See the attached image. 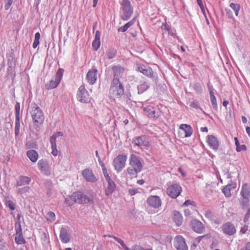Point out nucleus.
I'll return each instance as SVG.
<instances>
[{
    "label": "nucleus",
    "mask_w": 250,
    "mask_h": 250,
    "mask_svg": "<svg viewBox=\"0 0 250 250\" xmlns=\"http://www.w3.org/2000/svg\"><path fill=\"white\" fill-rule=\"evenodd\" d=\"M132 143L135 146H139L141 149H147L150 145L146 137L144 135L134 138L132 140Z\"/></svg>",
    "instance_id": "6e6552de"
},
{
    "label": "nucleus",
    "mask_w": 250,
    "mask_h": 250,
    "mask_svg": "<svg viewBox=\"0 0 250 250\" xmlns=\"http://www.w3.org/2000/svg\"><path fill=\"white\" fill-rule=\"evenodd\" d=\"M132 250H143V248L140 245H134L132 247Z\"/></svg>",
    "instance_id": "e2e57ef3"
},
{
    "label": "nucleus",
    "mask_w": 250,
    "mask_h": 250,
    "mask_svg": "<svg viewBox=\"0 0 250 250\" xmlns=\"http://www.w3.org/2000/svg\"><path fill=\"white\" fill-rule=\"evenodd\" d=\"M137 69L140 72L142 73L146 76L149 78L152 77L153 72L150 67L142 65L139 66Z\"/></svg>",
    "instance_id": "412c9836"
},
{
    "label": "nucleus",
    "mask_w": 250,
    "mask_h": 250,
    "mask_svg": "<svg viewBox=\"0 0 250 250\" xmlns=\"http://www.w3.org/2000/svg\"><path fill=\"white\" fill-rule=\"evenodd\" d=\"M31 190V188L28 186H24L22 188H19L17 189V193L21 195V196L23 198H26L27 196V194L30 193Z\"/></svg>",
    "instance_id": "393cba45"
},
{
    "label": "nucleus",
    "mask_w": 250,
    "mask_h": 250,
    "mask_svg": "<svg viewBox=\"0 0 250 250\" xmlns=\"http://www.w3.org/2000/svg\"><path fill=\"white\" fill-rule=\"evenodd\" d=\"M31 181V178L30 177L25 176H20L17 180L15 186L16 187H24L29 185Z\"/></svg>",
    "instance_id": "a211bd4d"
},
{
    "label": "nucleus",
    "mask_w": 250,
    "mask_h": 250,
    "mask_svg": "<svg viewBox=\"0 0 250 250\" xmlns=\"http://www.w3.org/2000/svg\"><path fill=\"white\" fill-rule=\"evenodd\" d=\"M51 144V148H52V154L56 156L58 154V150L57 149V144L56 143H50Z\"/></svg>",
    "instance_id": "37998d69"
},
{
    "label": "nucleus",
    "mask_w": 250,
    "mask_h": 250,
    "mask_svg": "<svg viewBox=\"0 0 250 250\" xmlns=\"http://www.w3.org/2000/svg\"><path fill=\"white\" fill-rule=\"evenodd\" d=\"M65 203L68 206H72L75 203H92V200L83 194L80 191L74 192L71 195L67 196L65 200Z\"/></svg>",
    "instance_id": "f03ea898"
},
{
    "label": "nucleus",
    "mask_w": 250,
    "mask_h": 250,
    "mask_svg": "<svg viewBox=\"0 0 250 250\" xmlns=\"http://www.w3.org/2000/svg\"><path fill=\"white\" fill-rule=\"evenodd\" d=\"M26 155L29 159L32 162L37 161L38 158V154L36 150L31 149L27 151Z\"/></svg>",
    "instance_id": "cd10ccee"
},
{
    "label": "nucleus",
    "mask_w": 250,
    "mask_h": 250,
    "mask_svg": "<svg viewBox=\"0 0 250 250\" xmlns=\"http://www.w3.org/2000/svg\"><path fill=\"white\" fill-rule=\"evenodd\" d=\"M149 87V84L146 83L144 82V83L140 84L138 86V90L139 94H142L144 93L145 91H146Z\"/></svg>",
    "instance_id": "473e14b6"
},
{
    "label": "nucleus",
    "mask_w": 250,
    "mask_h": 250,
    "mask_svg": "<svg viewBox=\"0 0 250 250\" xmlns=\"http://www.w3.org/2000/svg\"><path fill=\"white\" fill-rule=\"evenodd\" d=\"M30 111L33 123L36 124H42L44 120V114L41 108L35 103L30 106Z\"/></svg>",
    "instance_id": "20e7f679"
},
{
    "label": "nucleus",
    "mask_w": 250,
    "mask_h": 250,
    "mask_svg": "<svg viewBox=\"0 0 250 250\" xmlns=\"http://www.w3.org/2000/svg\"><path fill=\"white\" fill-rule=\"evenodd\" d=\"M239 250H250V242H247L245 246Z\"/></svg>",
    "instance_id": "bf43d9fd"
},
{
    "label": "nucleus",
    "mask_w": 250,
    "mask_h": 250,
    "mask_svg": "<svg viewBox=\"0 0 250 250\" xmlns=\"http://www.w3.org/2000/svg\"><path fill=\"white\" fill-rule=\"evenodd\" d=\"M229 6L234 11L236 16H238L240 9V4L231 2L229 4Z\"/></svg>",
    "instance_id": "e433bc0d"
},
{
    "label": "nucleus",
    "mask_w": 250,
    "mask_h": 250,
    "mask_svg": "<svg viewBox=\"0 0 250 250\" xmlns=\"http://www.w3.org/2000/svg\"><path fill=\"white\" fill-rule=\"evenodd\" d=\"M210 102L211 103L213 108L215 110H217L218 106L217 104V101L213 92H210Z\"/></svg>",
    "instance_id": "c9c22d12"
},
{
    "label": "nucleus",
    "mask_w": 250,
    "mask_h": 250,
    "mask_svg": "<svg viewBox=\"0 0 250 250\" xmlns=\"http://www.w3.org/2000/svg\"><path fill=\"white\" fill-rule=\"evenodd\" d=\"M230 188L229 186H226L223 189L222 192L226 197H230L231 195Z\"/></svg>",
    "instance_id": "a18cd8bd"
},
{
    "label": "nucleus",
    "mask_w": 250,
    "mask_h": 250,
    "mask_svg": "<svg viewBox=\"0 0 250 250\" xmlns=\"http://www.w3.org/2000/svg\"><path fill=\"white\" fill-rule=\"evenodd\" d=\"M63 133L61 131L56 132L55 134L52 135L50 138V143H56V138L59 136H62Z\"/></svg>",
    "instance_id": "79ce46f5"
},
{
    "label": "nucleus",
    "mask_w": 250,
    "mask_h": 250,
    "mask_svg": "<svg viewBox=\"0 0 250 250\" xmlns=\"http://www.w3.org/2000/svg\"><path fill=\"white\" fill-rule=\"evenodd\" d=\"M19 229L16 231V235H22V229L20 223H19Z\"/></svg>",
    "instance_id": "680f3d73"
},
{
    "label": "nucleus",
    "mask_w": 250,
    "mask_h": 250,
    "mask_svg": "<svg viewBox=\"0 0 250 250\" xmlns=\"http://www.w3.org/2000/svg\"><path fill=\"white\" fill-rule=\"evenodd\" d=\"M192 203H194L193 202L191 201V200H186L184 203V206H188L189 205H191L192 204Z\"/></svg>",
    "instance_id": "774afa93"
},
{
    "label": "nucleus",
    "mask_w": 250,
    "mask_h": 250,
    "mask_svg": "<svg viewBox=\"0 0 250 250\" xmlns=\"http://www.w3.org/2000/svg\"><path fill=\"white\" fill-rule=\"evenodd\" d=\"M116 188V185L115 183L107 184V187L104 189L105 194L107 196H109L115 191Z\"/></svg>",
    "instance_id": "5701e85b"
},
{
    "label": "nucleus",
    "mask_w": 250,
    "mask_h": 250,
    "mask_svg": "<svg viewBox=\"0 0 250 250\" xmlns=\"http://www.w3.org/2000/svg\"><path fill=\"white\" fill-rule=\"evenodd\" d=\"M129 161L130 167L127 168V173L132 176L136 177L137 174L142 170L144 161L134 154H131Z\"/></svg>",
    "instance_id": "f257e3e1"
},
{
    "label": "nucleus",
    "mask_w": 250,
    "mask_h": 250,
    "mask_svg": "<svg viewBox=\"0 0 250 250\" xmlns=\"http://www.w3.org/2000/svg\"><path fill=\"white\" fill-rule=\"evenodd\" d=\"M102 171L103 172L104 176L105 179L106 181L107 182V184L115 183L111 179L110 176L109 175L107 169L105 167L104 165L102 163V165H101Z\"/></svg>",
    "instance_id": "c85d7f7f"
},
{
    "label": "nucleus",
    "mask_w": 250,
    "mask_h": 250,
    "mask_svg": "<svg viewBox=\"0 0 250 250\" xmlns=\"http://www.w3.org/2000/svg\"><path fill=\"white\" fill-rule=\"evenodd\" d=\"M189 106L192 108H194L195 109L199 108L202 110V109L199 107V102L196 100H194V101L191 102L189 103Z\"/></svg>",
    "instance_id": "09e8293b"
},
{
    "label": "nucleus",
    "mask_w": 250,
    "mask_h": 250,
    "mask_svg": "<svg viewBox=\"0 0 250 250\" xmlns=\"http://www.w3.org/2000/svg\"><path fill=\"white\" fill-rule=\"evenodd\" d=\"M77 99L82 103H88L90 102L89 95L84 85H81L79 88L77 93Z\"/></svg>",
    "instance_id": "423d86ee"
},
{
    "label": "nucleus",
    "mask_w": 250,
    "mask_h": 250,
    "mask_svg": "<svg viewBox=\"0 0 250 250\" xmlns=\"http://www.w3.org/2000/svg\"><path fill=\"white\" fill-rule=\"evenodd\" d=\"M7 206L11 210H14L15 209V204L10 200L7 202Z\"/></svg>",
    "instance_id": "603ef678"
},
{
    "label": "nucleus",
    "mask_w": 250,
    "mask_h": 250,
    "mask_svg": "<svg viewBox=\"0 0 250 250\" xmlns=\"http://www.w3.org/2000/svg\"><path fill=\"white\" fill-rule=\"evenodd\" d=\"M191 226L194 231L201 233L205 230V227L203 224L200 221L193 220L191 222Z\"/></svg>",
    "instance_id": "f3484780"
},
{
    "label": "nucleus",
    "mask_w": 250,
    "mask_h": 250,
    "mask_svg": "<svg viewBox=\"0 0 250 250\" xmlns=\"http://www.w3.org/2000/svg\"><path fill=\"white\" fill-rule=\"evenodd\" d=\"M97 70L96 68L89 70L86 75V79L90 84H94L97 80Z\"/></svg>",
    "instance_id": "6ab92c4d"
},
{
    "label": "nucleus",
    "mask_w": 250,
    "mask_h": 250,
    "mask_svg": "<svg viewBox=\"0 0 250 250\" xmlns=\"http://www.w3.org/2000/svg\"><path fill=\"white\" fill-rule=\"evenodd\" d=\"M47 220L50 221H54L55 220V214L54 212L52 211H49L47 213Z\"/></svg>",
    "instance_id": "8fccbe9b"
},
{
    "label": "nucleus",
    "mask_w": 250,
    "mask_h": 250,
    "mask_svg": "<svg viewBox=\"0 0 250 250\" xmlns=\"http://www.w3.org/2000/svg\"><path fill=\"white\" fill-rule=\"evenodd\" d=\"M135 18H133L132 20L128 21L124 26L120 27L118 29V32H125L130 26L133 25L135 23Z\"/></svg>",
    "instance_id": "7c9ffc66"
},
{
    "label": "nucleus",
    "mask_w": 250,
    "mask_h": 250,
    "mask_svg": "<svg viewBox=\"0 0 250 250\" xmlns=\"http://www.w3.org/2000/svg\"><path fill=\"white\" fill-rule=\"evenodd\" d=\"M174 246L177 250H188V247L184 238L180 235L176 236L175 238Z\"/></svg>",
    "instance_id": "9d476101"
},
{
    "label": "nucleus",
    "mask_w": 250,
    "mask_h": 250,
    "mask_svg": "<svg viewBox=\"0 0 250 250\" xmlns=\"http://www.w3.org/2000/svg\"><path fill=\"white\" fill-rule=\"evenodd\" d=\"M205 217L209 220L214 222L216 224H219V221L216 220V216L214 213L211 211L208 210L205 211L204 214Z\"/></svg>",
    "instance_id": "c756f323"
},
{
    "label": "nucleus",
    "mask_w": 250,
    "mask_h": 250,
    "mask_svg": "<svg viewBox=\"0 0 250 250\" xmlns=\"http://www.w3.org/2000/svg\"><path fill=\"white\" fill-rule=\"evenodd\" d=\"M15 118H20V104L19 103L17 102L15 106Z\"/></svg>",
    "instance_id": "49530a36"
},
{
    "label": "nucleus",
    "mask_w": 250,
    "mask_h": 250,
    "mask_svg": "<svg viewBox=\"0 0 250 250\" xmlns=\"http://www.w3.org/2000/svg\"><path fill=\"white\" fill-rule=\"evenodd\" d=\"M147 204L154 208H158L161 206V200L160 197L156 195H151L147 199Z\"/></svg>",
    "instance_id": "2eb2a0df"
},
{
    "label": "nucleus",
    "mask_w": 250,
    "mask_h": 250,
    "mask_svg": "<svg viewBox=\"0 0 250 250\" xmlns=\"http://www.w3.org/2000/svg\"><path fill=\"white\" fill-rule=\"evenodd\" d=\"M241 194L243 198H250V187L248 184H245L243 186Z\"/></svg>",
    "instance_id": "bb28decb"
},
{
    "label": "nucleus",
    "mask_w": 250,
    "mask_h": 250,
    "mask_svg": "<svg viewBox=\"0 0 250 250\" xmlns=\"http://www.w3.org/2000/svg\"><path fill=\"white\" fill-rule=\"evenodd\" d=\"M82 174L87 182L94 183L97 181V179L93 173L92 170L89 168L84 169L82 171Z\"/></svg>",
    "instance_id": "f8f14e48"
},
{
    "label": "nucleus",
    "mask_w": 250,
    "mask_h": 250,
    "mask_svg": "<svg viewBox=\"0 0 250 250\" xmlns=\"http://www.w3.org/2000/svg\"><path fill=\"white\" fill-rule=\"evenodd\" d=\"M39 43H40V41L34 40V41L33 43V47L34 48H36L38 46V45L39 44Z\"/></svg>",
    "instance_id": "338daca9"
},
{
    "label": "nucleus",
    "mask_w": 250,
    "mask_h": 250,
    "mask_svg": "<svg viewBox=\"0 0 250 250\" xmlns=\"http://www.w3.org/2000/svg\"><path fill=\"white\" fill-rule=\"evenodd\" d=\"M223 232L229 235H232L236 233V229L230 222H227L224 224L222 226Z\"/></svg>",
    "instance_id": "ddd939ff"
},
{
    "label": "nucleus",
    "mask_w": 250,
    "mask_h": 250,
    "mask_svg": "<svg viewBox=\"0 0 250 250\" xmlns=\"http://www.w3.org/2000/svg\"><path fill=\"white\" fill-rule=\"evenodd\" d=\"M225 11H226V15L228 17V18H229V19L232 18L233 14H232V12L231 11V10L229 9V8H225Z\"/></svg>",
    "instance_id": "5fc2aeb1"
},
{
    "label": "nucleus",
    "mask_w": 250,
    "mask_h": 250,
    "mask_svg": "<svg viewBox=\"0 0 250 250\" xmlns=\"http://www.w3.org/2000/svg\"><path fill=\"white\" fill-rule=\"evenodd\" d=\"M60 83V82L58 80H56V79L51 80L49 83L46 84V88L48 90L56 88Z\"/></svg>",
    "instance_id": "2f4dec72"
},
{
    "label": "nucleus",
    "mask_w": 250,
    "mask_h": 250,
    "mask_svg": "<svg viewBox=\"0 0 250 250\" xmlns=\"http://www.w3.org/2000/svg\"><path fill=\"white\" fill-rule=\"evenodd\" d=\"M235 144L236 146V150L237 152H240L242 150H246L247 149V146L245 145H240L239 143L238 138L237 137L234 138Z\"/></svg>",
    "instance_id": "f704fd0d"
},
{
    "label": "nucleus",
    "mask_w": 250,
    "mask_h": 250,
    "mask_svg": "<svg viewBox=\"0 0 250 250\" xmlns=\"http://www.w3.org/2000/svg\"><path fill=\"white\" fill-rule=\"evenodd\" d=\"M173 219L177 226H180L182 225L183 222V217L179 211L176 210H174L173 211Z\"/></svg>",
    "instance_id": "a878e982"
},
{
    "label": "nucleus",
    "mask_w": 250,
    "mask_h": 250,
    "mask_svg": "<svg viewBox=\"0 0 250 250\" xmlns=\"http://www.w3.org/2000/svg\"><path fill=\"white\" fill-rule=\"evenodd\" d=\"M180 129L183 130L185 133V137H189L192 134V129L189 125L182 124L180 126Z\"/></svg>",
    "instance_id": "b1692460"
},
{
    "label": "nucleus",
    "mask_w": 250,
    "mask_h": 250,
    "mask_svg": "<svg viewBox=\"0 0 250 250\" xmlns=\"http://www.w3.org/2000/svg\"><path fill=\"white\" fill-rule=\"evenodd\" d=\"M205 236H200L196 238L193 242L192 245L195 248L197 247V245L200 243L201 240L204 238Z\"/></svg>",
    "instance_id": "3c124183"
},
{
    "label": "nucleus",
    "mask_w": 250,
    "mask_h": 250,
    "mask_svg": "<svg viewBox=\"0 0 250 250\" xmlns=\"http://www.w3.org/2000/svg\"><path fill=\"white\" fill-rule=\"evenodd\" d=\"M16 243L18 245L24 244L26 241L23 237V235H16L15 238Z\"/></svg>",
    "instance_id": "ea45409f"
},
{
    "label": "nucleus",
    "mask_w": 250,
    "mask_h": 250,
    "mask_svg": "<svg viewBox=\"0 0 250 250\" xmlns=\"http://www.w3.org/2000/svg\"><path fill=\"white\" fill-rule=\"evenodd\" d=\"M60 237L63 243H67L70 241V236L64 228H62L60 230Z\"/></svg>",
    "instance_id": "4be33fe9"
},
{
    "label": "nucleus",
    "mask_w": 250,
    "mask_h": 250,
    "mask_svg": "<svg viewBox=\"0 0 250 250\" xmlns=\"http://www.w3.org/2000/svg\"><path fill=\"white\" fill-rule=\"evenodd\" d=\"M63 71L64 70L62 68H59L56 74L55 79L58 80L60 83L62 78Z\"/></svg>",
    "instance_id": "a19ab883"
},
{
    "label": "nucleus",
    "mask_w": 250,
    "mask_h": 250,
    "mask_svg": "<svg viewBox=\"0 0 250 250\" xmlns=\"http://www.w3.org/2000/svg\"><path fill=\"white\" fill-rule=\"evenodd\" d=\"M126 160L125 155H119L114 159L113 166L117 172L121 171L125 167Z\"/></svg>",
    "instance_id": "0eeeda50"
},
{
    "label": "nucleus",
    "mask_w": 250,
    "mask_h": 250,
    "mask_svg": "<svg viewBox=\"0 0 250 250\" xmlns=\"http://www.w3.org/2000/svg\"><path fill=\"white\" fill-rule=\"evenodd\" d=\"M250 217V208H248L247 213H246L244 218V222H247L249 218Z\"/></svg>",
    "instance_id": "6e6d98bb"
},
{
    "label": "nucleus",
    "mask_w": 250,
    "mask_h": 250,
    "mask_svg": "<svg viewBox=\"0 0 250 250\" xmlns=\"http://www.w3.org/2000/svg\"><path fill=\"white\" fill-rule=\"evenodd\" d=\"M182 191L181 187L177 184H174L168 187L167 193L172 198H176Z\"/></svg>",
    "instance_id": "1a4fd4ad"
},
{
    "label": "nucleus",
    "mask_w": 250,
    "mask_h": 250,
    "mask_svg": "<svg viewBox=\"0 0 250 250\" xmlns=\"http://www.w3.org/2000/svg\"><path fill=\"white\" fill-rule=\"evenodd\" d=\"M38 168L41 172L46 176L51 174V168L47 161L43 159L40 160L38 163Z\"/></svg>",
    "instance_id": "9b49d317"
},
{
    "label": "nucleus",
    "mask_w": 250,
    "mask_h": 250,
    "mask_svg": "<svg viewBox=\"0 0 250 250\" xmlns=\"http://www.w3.org/2000/svg\"><path fill=\"white\" fill-rule=\"evenodd\" d=\"M110 94L113 97H120L124 93V87L119 80H113L109 90Z\"/></svg>",
    "instance_id": "39448f33"
},
{
    "label": "nucleus",
    "mask_w": 250,
    "mask_h": 250,
    "mask_svg": "<svg viewBox=\"0 0 250 250\" xmlns=\"http://www.w3.org/2000/svg\"><path fill=\"white\" fill-rule=\"evenodd\" d=\"M243 208H247L249 205V198H243L241 202Z\"/></svg>",
    "instance_id": "de8ad7c7"
},
{
    "label": "nucleus",
    "mask_w": 250,
    "mask_h": 250,
    "mask_svg": "<svg viewBox=\"0 0 250 250\" xmlns=\"http://www.w3.org/2000/svg\"><path fill=\"white\" fill-rule=\"evenodd\" d=\"M197 1L202 10V12H203V14L205 15V10L202 0H197Z\"/></svg>",
    "instance_id": "4d7b16f0"
},
{
    "label": "nucleus",
    "mask_w": 250,
    "mask_h": 250,
    "mask_svg": "<svg viewBox=\"0 0 250 250\" xmlns=\"http://www.w3.org/2000/svg\"><path fill=\"white\" fill-rule=\"evenodd\" d=\"M101 44L100 40H94L92 42L93 49L97 51L100 47Z\"/></svg>",
    "instance_id": "c03bdc74"
},
{
    "label": "nucleus",
    "mask_w": 250,
    "mask_h": 250,
    "mask_svg": "<svg viewBox=\"0 0 250 250\" xmlns=\"http://www.w3.org/2000/svg\"><path fill=\"white\" fill-rule=\"evenodd\" d=\"M120 18L124 21H127L132 16L133 8L129 0H122L120 2Z\"/></svg>",
    "instance_id": "7ed1b4c3"
},
{
    "label": "nucleus",
    "mask_w": 250,
    "mask_h": 250,
    "mask_svg": "<svg viewBox=\"0 0 250 250\" xmlns=\"http://www.w3.org/2000/svg\"><path fill=\"white\" fill-rule=\"evenodd\" d=\"M248 226L245 225L241 229L240 232L242 233H245L247 230H248Z\"/></svg>",
    "instance_id": "0e129e2a"
},
{
    "label": "nucleus",
    "mask_w": 250,
    "mask_h": 250,
    "mask_svg": "<svg viewBox=\"0 0 250 250\" xmlns=\"http://www.w3.org/2000/svg\"><path fill=\"white\" fill-rule=\"evenodd\" d=\"M5 4L4 5V9L6 10H7L8 9H9V8H10L11 5H12L13 1L10 0H5Z\"/></svg>",
    "instance_id": "864d4df0"
},
{
    "label": "nucleus",
    "mask_w": 250,
    "mask_h": 250,
    "mask_svg": "<svg viewBox=\"0 0 250 250\" xmlns=\"http://www.w3.org/2000/svg\"><path fill=\"white\" fill-rule=\"evenodd\" d=\"M94 40H100V32L98 30L96 32Z\"/></svg>",
    "instance_id": "69168bd1"
},
{
    "label": "nucleus",
    "mask_w": 250,
    "mask_h": 250,
    "mask_svg": "<svg viewBox=\"0 0 250 250\" xmlns=\"http://www.w3.org/2000/svg\"><path fill=\"white\" fill-rule=\"evenodd\" d=\"M144 111L149 118L157 119L159 117L158 112L156 111L154 107L149 105L144 108Z\"/></svg>",
    "instance_id": "dca6fc26"
},
{
    "label": "nucleus",
    "mask_w": 250,
    "mask_h": 250,
    "mask_svg": "<svg viewBox=\"0 0 250 250\" xmlns=\"http://www.w3.org/2000/svg\"><path fill=\"white\" fill-rule=\"evenodd\" d=\"M162 29L167 30L168 32V33H170V30H171V28L169 27L166 23H163L162 25Z\"/></svg>",
    "instance_id": "13d9d810"
},
{
    "label": "nucleus",
    "mask_w": 250,
    "mask_h": 250,
    "mask_svg": "<svg viewBox=\"0 0 250 250\" xmlns=\"http://www.w3.org/2000/svg\"><path fill=\"white\" fill-rule=\"evenodd\" d=\"M106 55L108 59H112L116 56L117 51L114 48H109L106 51Z\"/></svg>",
    "instance_id": "72a5a7b5"
},
{
    "label": "nucleus",
    "mask_w": 250,
    "mask_h": 250,
    "mask_svg": "<svg viewBox=\"0 0 250 250\" xmlns=\"http://www.w3.org/2000/svg\"><path fill=\"white\" fill-rule=\"evenodd\" d=\"M113 73V79L119 80V78L121 77L124 72V68L120 65H114L112 68Z\"/></svg>",
    "instance_id": "aec40b11"
},
{
    "label": "nucleus",
    "mask_w": 250,
    "mask_h": 250,
    "mask_svg": "<svg viewBox=\"0 0 250 250\" xmlns=\"http://www.w3.org/2000/svg\"><path fill=\"white\" fill-rule=\"evenodd\" d=\"M15 118V134L16 136H18L20 133V118Z\"/></svg>",
    "instance_id": "4c0bfd02"
},
{
    "label": "nucleus",
    "mask_w": 250,
    "mask_h": 250,
    "mask_svg": "<svg viewBox=\"0 0 250 250\" xmlns=\"http://www.w3.org/2000/svg\"><path fill=\"white\" fill-rule=\"evenodd\" d=\"M193 88L194 90L198 94H201L203 90L201 84L199 83H195L193 84Z\"/></svg>",
    "instance_id": "58836bf2"
},
{
    "label": "nucleus",
    "mask_w": 250,
    "mask_h": 250,
    "mask_svg": "<svg viewBox=\"0 0 250 250\" xmlns=\"http://www.w3.org/2000/svg\"><path fill=\"white\" fill-rule=\"evenodd\" d=\"M207 142L210 148L214 150L218 149L219 146V142L214 136L212 135H208L207 137Z\"/></svg>",
    "instance_id": "4468645a"
},
{
    "label": "nucleus",
    "mask_w": 250,
    "mask_h": 250,
    "mask_svg": "<svg viewBox=\"0 0 250 250\" xmlns=\"http://www.w3.org/2000/svg\"><path fill=\"white\" fill-rule=\"evenodd\" d=\"M128 192L131 195H134L138 192V189L136 188L129 189Z\"/></svg>",
    "instance_id": "052dcab7"
}]
</instances>
